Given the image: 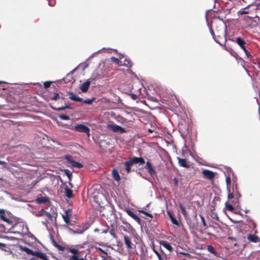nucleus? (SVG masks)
<instances>
[{
  "mask_svg": "<svg viewBox=\"0 0 260 260\" xmlns=\"http://www.w3.org/2000/svg\"><path fill=\"white\" fill-rule=\"evenodd\" d=\"M228 197L229 199H233L234 197V195L233 193H229Z\"/></svg>",
  "mask_w": 260,
  "mask_h": 260,
  "instance_id": "nucleus-52",
  "label": "nucleus"
},
{
  "mask_svg": "<svg viewBox=\"0 0 260 260\" xmlns=\"http://www.w3.org/2000/svg\"><path fill=\"white\" fill-rule=\"evenodd\" d=\"M78 257L79 255H73L70 257L69 260H78L79 259Z\"/></svg>",
  "mask_w": 260,
  "mask_h": 260,
  "instance_id": "nucleus-47",
  "label": "nucleus"
},
{
  "mask_svg": "<svg viewBox=\"0 0 260 260\" xmlns=\"http://www.w3.org/2000/svg\"><path fill=\"white\" fill-rule=\"evenodd\" d=\"M116 229H117L112 228V229L109 231L110 234L115 239L117 238V235L115 232Z\"/></svg>",
  "mask_w": 260,
  "mask_h": 260,
  "instance_id": "nucleus-36",
  "label": "nucleus"
},
{
  "mask_svg": "<svg viewBox=\"0 0 260 260\" xmlns=\"http://www.w3.org/2000/svg\"><path fill=\"white\" fill-rule=\"evenodd\" d=\"M235 196L237 197V198H240L241 197V195L239 193V192H236L235 193Z\"/></svg>",
  "mask_w": 260,
  "mask_h": 260,
  "instance_id": "nucleus-58",
  "label": "nucleus"
},
{
  "mask_svg": "<svg viewBox=\"0 0 260 260\" xmlns=\"http://www.w3.org/2000/svg\"><path fill=\"white\" fill-rule=\"evenodd\" d=\"M59 117L62 120H69L70 119L69 116L67 115H63V114L60 115H59Z\"/></svg>",
  "mask_w": 260,
  "mask_h": 260,
  "instance_id": "nucleus-43",
  "label": "nucleus"
},
{
  "mask_svg": "<svg viewBox=\"0 0 260 260\" xmlns=\"http://www.w3.org/2000/svg\"><path fill=\"white\" fill-rule=\"evenodd\" d=\"M86 230L85 228H84L82 230H80L77 229L75 230V234H82L84 231Z\"/></svg>",
  "mask_w": 260,
  "mask_h": 260,
  "instance_id": "nucleus-38",
  "label": "nucleus"
},
{
  "mask_svg": "<svg viewBox=\"0 0 260 260\" xmlns=\"http://www.w3.org/2000/svg\"><path fill=\"white\" fill-rule=\"evenodd\" d=\"M112 176L113 178L116 180V181H119L120 179V176L119 175V173L117 170L115 169H113L112 170Z\"/></svg>",
  "mask_w": 260,
  "mask_h": 260,
  "instance_id": "nucleus-26",
  "label": "nucleus"
},
{
  "mask_svg": "<svg viewBox=\"0 0 260 260\" xmlns=\"http://www.w3.org/2000/svg\"><path fill=\"white\" fill-rule=\"evenodd\" d=\"M124 211H125L126 212V213L129 216H131V215L133 214V213H134L131 209H128V208H125V209L124 210Z\"/></svg>",
  "mask_w": 260,
  "mask_h": 260,
  "instance_id": "nucleus-45",
  "label": "nucleus"
},
{
  "mask_svg": "<svg viewBox=\"0 0 260 260\" xmlns=\"http://www.w3.org/2000/svg\"><path fill=\"white\" fill-rule=\"evenodd\" d=\"M179 253L181 255L185 256L186 257V258L187 259H192L194 257L193 256L190 255L189 253L185 252L183 251H180V252H179Z\"/></svg>",
  "mask_w": 260,
  "mask_h": 260,
  "instance_id": "nucleus-32",
  "label": "nucleus"
},
{
  "mask_svg": "<svg viewBox=\"0 0 260 260\" xmlns=\"http://www.w3.org/2000/svg\"><path fill=\"white\" fill-rule=\"evenodd\" d=\"M152 248L153 252L155 253V254L158 257L159 260H164L163 257L162 256V254L159 253L156 250H155L154 245L152 246Z\"/></svg>",
  "mask_w": 260,
  "mask_h": 260,
  "instance_id": "nucleus-29",
  "label": "nucleus"
},
{
  "mask_svg": "<svg viewBox=\"0 0 260 260\" xmlns=\"http://www.w3.org/2000/svg\"><path fill=\"white\" fill-rule=\"evenodd\" d=\"M203 177L209 180H212L215 176V174L213 172L208 170H204L202 171Z\"/></svg>",
  "mask_w": 260,
  "mask_h": 260,
  "instance_id": "nucleus-7",
  "label": "nucleus"
},
{
  "mask_svg": "<svg viewBox=\"0 0 260 260\" xmlns=\"http://www.w3.org/2000/svg\"><path fill=\"white\" fill-rule=\"evenodd\" d=\"M0 218L1 220H3L4 221H5V220H6V219L7 218V217L5 216V213H2L0 215Z\"/></svg>",
  "mask_w": 260,
  "mask_h": 260,
  "instance_id": "nucleus-48",
  "label": "nucleus"
},
{
  "mask_svg": "<svg viewBox=\"0 0 260 260\" xmlns=\"http://www.w3.org/2000/svg\"><path fill=\"white\" fill-rule=\"evenodd\" d=\"M132 218H133L136 221H137L139 224L141 223V219L140 218L134 213L131 216Z\"/></svg>",
  "mask_w": 260,
  "mask_h": 260,
  "instance_id": "nucleus-35",
  "label": "nucleus"
},
{
  "mask_svg": "<svg viewBox=\"0 0 260 260\" xmlns=\"http://www.w3.org/2000/svg\"><path fill=\"white\" fill-rule=\"evenodd\" d=\"M159 244L160 246H163L165 248L167 249L170 253H171L173 251V248L171 244L166 241H160Z\"/></svg>",
  "mask_w": 260,
  "mask_h": 260,
  "instance_id": "nucleus-8",
  "label": "nucleus"
},
{
  "mask_svg": "<svg viewBox=\"0 0 260 260\" xmlns=\"http://www.w3.org/2000/svg\"><path fill=\"white\" fill-rule=\"evenodd\" d=\"M3 246H6V244L2 243H0V248H1Z\"/></svg>",
  "mask_w": 260,
  "mask_h": 260,
  "instance_id": "nucleus-62",
  "label": "nucleus"
},
{
  "mask_svg": "<svg viewBox=\"0 0 260 260\" xmlns=\"http://www.w3.org/2000/svg\"><path fill=\"white\" fill-rule=\"evenodd\" d=\"M13 233L14 234H20V235H21L23 234V233H21V232H19V231H13Z\"/></svg>",
  "mask_w": 260,
  "mask_h": 260,
  "instance_id": "nucleus-57",
  "label": "nucleus"
},
{
  "mask_svg": "<svg viewBox=\"0 0 260 260\" xmlns=\"http://www.w3.org/2000/svg\"><path fill=\"white\" fill-rule=\"evenodd\" d=\"M33 255L43 260H48V256L46 254L40 251H35Z\"/></svg>",
  "mask_w": 260,
  "mask_h": 260,
  "instance_id": "nucleus-10",
  "label": "nucleus"
},
{
  "mask_svg": "<svg viewBox=\"0 0 260 260\" xmlns=\"http://www.w3.org/2000/svg\"><path fill=\"white\" fill-rule=\"evenodd\" d=\"M8 248L6 246H3L1 248H0V249L2 250H4L5 251H7V250L6 249V248Z\"/></svg>",
  "mask_w": 260,
  "mask_h": 260,
  "instance_id": "nucleus-56",
  "label": "nucleus"
},
{
  "mask_svg": "<svg viewBox=\"0 0 260 260\" xmlns=\"http://www.w3.org/2000/svg\"><path fill=\"white\" fill-rule=\"evenodd\" d=\"M207 249L209 252L212 254H213L214 255L217 256L218 255L217 251L215 250L213 246L210 245H208L207 247Z\"/></svg>",
  "mask_w": 260,
  "mask_h": 260,
  "instance_id": "nucleus-20",
  "label": "nucleus"
},
{
  "mask_svg": "<svg viewBox=\"0 0 260 260\" xmlns=\"http://www.w3.org/2000/svg\"><path fill=\"white\" fill-rule=\"evenodd\" d=\"M247 239L250 242L256 243L260 242V238L257 236L253 234L248 235Z\"/></svg>",
  "mask_w": 260,
  "mask_h": 260,
  "instance_id": "nucleus-12",
  "label": "nucleus"
},
{
  "mask_svg": "<svg viewBox=\"0 0 260 260\" xmlns=\"http://www.w3.org/2000/svg\"><path fill=\"white\" fill-rule=\"evenodd\" d=\"M65 173H66V174L69 177V179H70L71 176H72L71 173L68 170H65Z\"/></svg>",
  "mask_w": 260,
  "mask_h": 260,
  "instance_id": "nucleus-49",
  "label": "nucleus"
},
{
  "mask_svg": "<svg viewBox=\"0 0 260 260\" xmlns=\"http://www.w3.org/2000/svg\"><path fill=\"white\" fill-rule=\"evenodd\" d=\"M131 95L133 100H136L138 98L137 95H136L135 94H131Z\"/></svg>",
  "mask_w": 260,
  "mask_h": 260,
  "instance_id": "nucleus-55",
  "label": "nucleus"
},
{
  "mask_svg": "<svg viewBox=\"0 0 260 260\" xmlns=\"http://www.w3.org/2000/svg\"><path fill=\"white\" fill-rule=\"evenodd\" d=\"M68 94L71 95L69 97V99L75 102H82L83 103L87 105H91L93 103V102L95 100V98H92L91 99L83 100V99L76 96L73 92L71 91L68 92Z\"/></svg>",
  "mask_w": 260,
  "mask_h": 260,
  "instance_id": "nucleus-3",
  "label": "nucleus"
},
{
  "mask_svg": "<svg viewBox=\"0 0 260 260\" xmlns=\"http://www.w3.org/2000/svg\"><path fill=\"white\" fill-rule=\"evenodd\" d=\"M20 249L23 251H25L27 254H30L33 255L35 251H33L30 249L27 248V247L23 246L22 245H19V246Z\"/></svg>",
  "mask_w": 260,
  "mask_h": 260,
  "instance_id": "nucleus-18",
  "label": "nucleus"
},
{
  "mask_svg": "<svg viewBox=\"0 0 260 260\" xmlns=\"http://www.w3.org/2000/svg\"><path fill=\"white\" fill-rule=\"evenodd\" d=\"M226 182L228 185L230 184L231 183V178L230 177H227L226 178Z\"/></svg>",
  "mask_w": 260,
  "mask_h": 260,
  "instance_id": "nucleus-54",
  "label": "nucleus"
},
{
  "mask_svg": "<svg viewBox=\"0 0 260 260\" xmlns=\"http://www.w3.org/2000/svg\"><path fill=\"white\" fill-rule=\"evenodd\" d=\"M68 231L72 234H75V230H73L70 228H68Z\"/></svg>",
  "mask_w": 260,
  "mask_h": 260,
  "instance_id": "nucleus-51",
  "label": "nucleus"
},
{
  "mask_svg": "<svg viewBox=\"0 0 260 260\" xmlns=\"http://www.w3.org/2000/svg\"><path fill=\"white\" fill-rule=\"evenodd\" d=\"M95 249H96V250L97 251H100L102 253H104V254H105L106 255L108 254V253L105 250H104L102 248H101V247H96Z\"/></svg>",
  "mask_w": 260,
  "mask_h": 260,
  "instance_id": "nucleus-44",
  "label": "nucleus"
},
{
  "mask_svg": "<svg viewBox=\"0 0 260 260\" xmlns=\"http://www.w3.org/2000/svg\"><path fill=\"white\" fill-rule=\"evenodd\" d=\"M111 59L112 62L118 64L119 66H122V61L120 60L118 58L112 57Z\"/></svg>",
  "mask_w": 260,
  "mask_h": 260,
  "instance_id": "nucleus-31",
  "label": "nucleus"
},
{
  "mask_svg": "<svg viewBox=\"0 0 260 260\" xmlns=\"http://www.w3.org/2000/svg\"><path fill=\"white\" fill-rule=\"evenodd\" d=\"M225 206H226L227 209L230 211H233L234 209L233 206L231 204L226 203Z\"/></svg>",
  "mask_w": 260,
  "mask_h": 260,
  "instance_id": "nucleus-39",
  "label": "nucleus"
},
{
  "mask_svg": "<svg viewBox=\"0 0 260 260\" xmlns=\"http://www.w3.org/2000/svg\"><path fill=\"white\" fill-rule=\"evenodd\" d=\"M39 216H43V215H44V213L43 212H42V209L39 211Z\"/></svg>",
  "mask_w": 260,
  "mask_h": 260,
  "instance_id": "nucleus-59",
  "label": "nucleus"
},
{
  "mask_svg": "<svg viewBox=\"0 0 260 260\" xmlns=\"http://www.w3.org/2000/svg\"><path fill=\"white\" fill-rule=\"evenodd\" d=\"M145 160L142 157H138L134 156L132 158H130V159L128 161H126L124 163V166L125 171L127 173L131 172V167L136 164L139 163L141 165L145 164Z\"/></svg>",
  "mask_w": 260,
  "mask_h": 260,
  "instance_id": "nucleus-2",
  "label": "nucleus"
},
{
  "mask_svg": "<svg viewBox=\"0 0 260 260\" xmlns=\"http://www.w3.org/2000/svg\"><path fill=\"white\" fill-rule=\"evenodd\" d=\"M236 42L240 46L243 51H246V45L247 44L244 39L240 37H238L236 38Z\"/></svg>",
  "mask_w": 260,
  "mask_h": 260,
  "instance_id": "nucleus-9",
  "label": "nucleus"
},
{
  "mask_svg": "<svg viewBox=\"0 0 260 260\" xmlns=\"http://www.w3.org/2000/svg\"><path fill=\"white\" fill-rule=\"evenodd\" d=\"M90 83H91V82L89 80H88L86 81H85V82L83 83L80 87V89H81V90L83 92H86L89 88Z\"/></svg>",
  "mask_w": 260,
  "mask_h": 260,
  "instance_id": "nucleus-13",
  "label": "nucleus"
},
{
  "mask_svg": "<svg viewBox=\"0 0 260 260\" xmlns=\"http://www.w3.org/2000/svg\"><path fill=\"white\" fill-rule=\"evenodd\" d=\"M124 243L126 246V247L128 249H132L133 248V244L131 242V238L127 235L124 236Z\"/></svg>",
  "mask_w": 260,
  "mask_h": 260,
  "instance_id": "nucleus-11",
  "label": "nucleus"
},
{
  "mask_svg": "<svg viewBox=\"0 0 260 260\" xmlns=\"http://www.w3.org/2000/svg\"><path fill=\"white\" fill-rule=\"evenodd\" d=\"M50 107L52 109L54 110H56L57 111H60L64 110L66 109H70V107L69 106H65V107H55L53 105H51Z\"/></svg>",
  "mask_w": 260,
  "mask_h": 260,
  "instance_id": "nucleus-23",
  "label": "nucleus"
},
{
  "mask_svg": "<svg viewBox=\"0 0 260 260\" xmlns=\"http://www.w3.org/2000/svg\"><path fill=\"white\" fill-rule=\"evenodd\" d=\"M248 11H242L241 12V14H248Z\"/></svg>",
  "mask_w": 260,
  "mask_h": 260,
  "instance_id": "nucleus-61",
  "label": "nucleus"
},
{
  "mask_svg": "<svg viewBox=\"0 0 260 260\" xmlns=\"http://www.w3.org/2000/svg\"><path fill=\"white\" fill-rule=\"evenodd\" d=\"M0 165H6V162L5 161L0 160Z\"/></svg>",
  "mask_w": 260,
  "mask_h": 260,
  "instance_id": "nucleus-60",
  "label": "nucleus"
},
{
  "mask_svg": "<svg viewBox=\"0 0 260 260\" xmlns=\"http://www.w3.org/2000/svg\"><path fill=\"white\" fill-rule=\"evenodd\" d=\"M200 216L201 217V220H202L203 226L206 228H207L208 226H207V224L206 223L205 218L203 217V216H202L201 215H200Z\"/></svg>",
  "mask_w": 260,
  "mask_h": 260,
  "instance_id": "nucleus-41",
  "label": "nucleus"
},
{
  "mask_svg": "<svg viewBox=\"0 0 260 260\" xmlns=\"http://www.w3.org/2000/svg\"><path fill=\"white\" fill-rule=\"evenodd\" d=\"M179 207H180V209L182 212V213L183 214V215H184V216L185 217H186L187 215V212L186 211V209L185 208L184 206H183V205L181 204V203H180L179 204Z\"/></svg>",
  "mask_w": 260,
  "mask_h": 260,
  "instance_id": "nucleus-30",
  "label": "nucleus"
},
{
  "mask_svg": "<svg viewBox=\"0 0 260 260\" xmlns=\"http://www.w3.org/2000/svg\"><path fill=\"white\" fill-rule=\"evenodd\" d=\"M63 158L66 159L73 167H76L79 169L83 167V165L81 164L73 159L72 155H66L63 156Z\"/></svg>",
  "mask_w": 260,
  "mask_h": 260,
  "instance_id": "nucleus-4",
  "label": "nucleus"
},
{
  "mask_svg": "<svg viewBox=\"0 0 260 260\" xmlns=\"http://www.w3.org/2000/svg\"><path fill=\"white\" fill-rule=\"evenodd\" d=\"M30 260H38L37 257H31Z\"/></svg>",
  "mask_w": 260,
  "mask_h": 260,
  "instance_id": "nucleus-64",
  "label": "nucleus"
},
{
  "mask_svg": "<svg viewBox=\"0 0 260 260\" xmlns=\"http://www.w3.org/2000/svg\"><path fill=\"white\" fill-rule=\"evenodd\" d=\"M52 83L51 81H46L44 83V87L45 88H49Z\"/></svg>",
  "mask_w": 260,
  "mask_h": 260,
  "instance_id": "nucleus-42",
  "label": "nucleus"
},
{
  "mask_svg": "<svg viewBox=\"0 0 260 260\" xmlns=\"http://www.w3.org/2000/svg\"><path fill=\"white\" fill-rule=\"evenodd\" d=\"M108 128L114 132H120V133H124L126 132L125 128L116 124H109L108 125Z\"/></svg>",
  "mask_w": 260,
  "mask_h": 260,
  "instance_id": "nucleus-5",
  "label": "nucleus"
},
{
  "mask_svg": "<svg viewBox=\"0 0 260 260\" xmlns=\"http://www.w3.org/2000/svg\"><path fill=\"white\" fill-rule=\"evenodd\" d=\"M4 222H6L9 225H12L13 223V221L10 219H9L8 218L6 219V220H5Z\"/></svg>",
  "mask_w": 260,
  "mask_h": 260,
  "instance_id": "nucleus-50",
  "label": "nucleus"
},
{
  "mask_svg": "<svg viewBox=\"0 0 260 260\" xmlns=\"http://www.w3.org/2000/svg\"><path fill=\"white\" fill-rule=\"evenodd\" d=\"M226 26L223 22H214L212 24L210 32L214 41L221 46H224L226 42Z\"/></svg>",
  "mask_w": 260,
  "mask_h": 260,
  "instance_id": "nucleus-1",
  "label": "nucleus"
},
{
  "mask_svg": "<svg viewBox=\"0 0 260 260\" xmlns=\"http://www.w3.org/2000/svg\"><path fill=\"white\" fill-rule=\"evenodd\" d=\"M167 212H168V215H169V217H170L172 222L174 224L176 225L177 226H179V224L178 221H177V220L175 218H174L173 217L172 214L170 212H169V211H168Z\"/></svg>",
  "mask_w": 260,
  "mask_h": 260,
  "instance_id": "nucleus-22",
  "label": "nucleus"
},
{
  "mask_svg": "<svg viewBox=\"0 0 260 260\" xmlns=\"http://www.w3.org/2000/svg\"><path fill=\"white\" fill-rule=\"evenodd\" d=\"M65 193L66 196L69 199L72 198L73 196V190L68 187L65 188Z\"/></svg>",
  "mask_w": 260,
  "mask_h": 260,
  "instance_id": "nucleus-24",
  "label": "nucleus"
},
{
  "mask_svg": "<svg viewBox=\"0 0 260 260\" xmlns=\"http://www.w3.org/2000/svg\"><path fill=\"white\" fill-rule=\"evenodd\" d=\"M51 242H52V245L55 247L56 248H57L60 251H63L65 249H66V247H64V246H62L59 244H58L56 241L53 238V237H52L51 238Z\"/></svg>",
  "mask_w": 260,
  "mask_h": 260,
  "instance_id": "nucleus-16",
  "label": "nucleus"
},
{
  "mask_svg": "<svg viewBox=\"0 0 260 260\" xmlns=\"http://www.w3.org/2000/svg\"><path fill=\"white\" fill-rule=\"evenodd\" d=\"M122 66H124L128 68H131L133 66V62L129 59H125L123 62H122Z\"/></svg>",
  "mask_w": 260,
  "mask_h": 260,
  "instance_id": "nucleus-25",
  "label": "nucleus"
},
{
  "mask_svg": "<svg viewBox=\"0 0 260 260\" xmlns=\"http://www.w3.org/2000/svg\"><path fill=\"white\" fill-rule=\"evenodd\" d=\"M75 129L79 132L84 133L89 136L90 129L89 127L83 124H78L75 127Z\"/></svg>",
  "mask_w": 260,
  "mask_h": 260,
  "instance_id": "nucleus-6",
  "label": "nucleus"
},
{
  "mask_svg": "<svg viewBox=\"0 0 260 260\" xmlns=\"http://www.w3.org/2000/svg\"><path fill=\"white\" fill-rule=\"evenodd\" d=\"M132 218H133L136 221H137L139 224L141 223V219L140 218L134 213L131 216Z\"/></svg>",
  "mask_w": 260,
  "mask_h": 260,
  "instance_id": "nucleus-34",
  "label": "nucleus"
},
{
  "mask_svg": "<svg viewBox=\"0 0 260 260\" xmlns=\"http://www.w3.org/2000/svg\"><path fill=\"white\" fill-rule=\"evenodd\" d=\"M21 224L19 223H16V224H15V227H17V226H18L20 227V226H21Z\"/></svg>",
  "mask_w": 260,
  "mask_h": 260,
  "instance_id": "nucleus-63",
  "label": "nucleus"
},
{
  "mask_svg": "<svg viewBox=\"0 0 260 260\" xmlns=\"http://www.w3.org/2000/svg\"><path fill=\"white\" fill-rule=\"evenodd\" d=\"M48 201V199L45 197L38 198L36 200V202L38 204H44Z\"/></svg>",
  "mask_w": 260,
  "mask_h": 260,
  "instance_id": "nucleus-28",
  "label": "nucleus"
},
{
  "mask_svg": "<svg viewBox=\"0 0 260 260\" xmlns=\"http://www.w3.org/2000/svg\"><path fill=\"white\" fill-rule=\"evenodd\" d=\"M49 98L50 100L52 101H56L57 100H59L60 99H61L62 100H64V98L62 97H60L58 93L56 92H53L52 93H50Z\"/></svg>",
  "mask_w": 260,
  "mask_h": 260,
  "instance_id": "nucleus-17",
  "label": "nucleus"
},
{
  "mask_svg": "<svg viewBox=\"0 0 260 260\" xmlns=\"http://www.w3.org/2000/svg\"><path fill=\"white\" fill-rule=\"evenodd\" d=\"M238 62H244V60L237 54V56L234 57Z\"/></svg>",
  "mask_w": 260,
  "mask_h": 260,
  "instance_id": "nucleus-46",
  "label": "nucleus"
},
{
  "mask_svg": "<svg viewBox=\"0 0 260 260\" xmlns=\"http://www.w3.org/2000/svg\"><path fill=\"white\" fill-rule=\"evenodd\" d=\"M140 212L145 215L146 216H148V217H150L151 219L153 217V216L151 214L148 213V212H147L146 211H144L143 210H140Z\"/></svg>",
  "mask_w": 260,
  "mask_h": 260,
  "instance_id": "nucleus-40",
  "label": "nucleus"
},
{
  "mask_svg": "<svg viewBox=\"0 0 260 260\" xmlns=\"http://www.w3.org/2000/svg\"><path fill=\"white\" fill-rule=\"evenodd\" d=\"M68 251L73 253V255H79V250L76 248H70Z\"/></svg>",
  "mask_w": 260,
  "mask_h": 260,
  "instance_id": "nucleus-33",
  "label": "nucleus"
},
{
  "mask_svg": "<svg viewBox=\"0 0 260 260\" xmlns=\"http://www.w3.org/2000/svg\"><path fill=\"white\" fill-rule=\"evenodd\" d=\"M244 51L246 55L247 56V57H249L250 56H251V54H250V52L246 49V51Z\"/></svg>",
  "mask_w": 260,
  "mask_h": 260,
  "instance_id": "nucleus-53",
  "label": "nucleus"
},
{
  "mask_svg": "<svg viewBox=\"0 0 260 260\" xmlns=\"http://www.w3.org/2000/svg\"><path fill=\"white\" fill-rule=\"evenodd\" d=\"M62 218H63L64 222L67 224H71V223H70V215L69 214V211H66V214L62 215Z\"/></svg>",
  "mask_w": 260,
  "mask_h": 260,
  "instance_id": "nucleus-19",
  "label": "nucleus"
},
{
  "mask_svg": "<svg viewBox=\"0 0 260 260\" xmlns=\"http://www.w3.org/2000/svg\"><path fill=\"white\" fill-rule=\"evenodd\" d=\"M224 48V49L230 52V53L233 56L235 57V56H237V53L235 52L232 48L231 47H227L225 46V44L224 46H222Z\"/></svg>",
  "mask_w": 260,
  "mask_h": 260,
  "instance_id": "nucleus-21",
  "label": "nucleus"
},
{
  "mask_svg": "<svg viewBox=\"0 0 260 260\" xmlns=\"http://www.w3.org/2000/svg\"><path fill=\"white\" fill-rule=\"evenodd\" d=\"M110 226L112 228H117V217H114V219L110 220Z\"/></svg>",
  "mask_w": 260,
  "mask_h": 260,
  "instance_id": "nucleus-27",
  "label": "nucleus"
},
{
  "mask_svg": "<svg viewBox=\"0 0 260 260\" xmlns=\"http://www.w3.org/2000/svg\"><path fill=\"white\" fill-rule=\"evenodd\" d=\"M42 212H43L44 213V215H45L46 216L48 217L49 219H51L52 218V216L50 213H49L47 211H46L44 209H42Z\"/></svg>",
  "mask_w": 260,
  "mask_h": 260,
  "instance_id": "nucleus-37",
  "label": "nucleus"
},
{
  "mask_svg": "<svg viewBox=\"0 0 260 260\" xmlns=\"http://www.w3.org/2000/svg\"><path fill=\"white\" fill-rule=\"evenodd\" d=\"M177 159L178 160V164L180 166L186 168H189L190 167L189 165L188 164L185 159L181 158L179 157H177Z\"/></svg>",
  "mask_w": 260,
  "mask_h": 260,
  "instance_id": "nucleus-14",
  "label": "nucleus"
},
{
  "mask_svg": "<svg viewBox=\"0 0 260 260\" xmlns=\"http://www.w3.org/2000/svg\"><path fill=\"white\" fill-rule=\"evenodd\" d=\"M144 168L147 170L148 172L151 175H153L155 174V171L151 166V164L149 161H147Z\"/></svg>",
  "mask_w": 260,
  "mask_h": 260,
  "instance_id": "nucleus-15",
  "label": "nucleus"
}]
</instances>
